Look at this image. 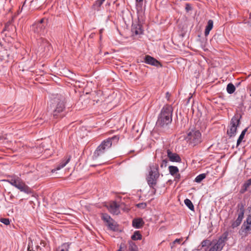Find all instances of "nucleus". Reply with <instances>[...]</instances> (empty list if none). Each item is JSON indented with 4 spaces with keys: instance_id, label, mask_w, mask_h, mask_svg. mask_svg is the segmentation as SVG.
<instances>
[{
    "instance_id": "obj_1",
    "label": "nucleus",
    "mask_w": 251,
    "mask_h": 251,
    "mask_svg": "<svg viewBox=\"0 0 251 251\" xmlns=\"http://www.w3.org/2000/svg\"><path fill=\"white\" fill-rule=\"evenodd\" d=\"M47 25L48 20L43 18L34 23L30 27V30L34 33L35 36L39 37L37 40L38 44H40L41 50L43 49V51L48 55L51 51L52 47L47 40L42 37L45 36L47 33Z\"/></svg>"
},
{
    "instance_id": "obj_2",
    "label": "nucleus",
    "mask_w": 251,
    "mask_h": 251,
    "mask_svg": "<svg viewBox=\"0 0 251 251\" xmlns=\"http://www.w3.org/2000/svg\"><path fill=\"white\" fill-rule=\"evenodd\" d=\"M65 108L64 98L58 96L52 99L50 106L48 107L49 111H50L54 119L61 118L65 115L64 110Z\"/></svg>"
},
{
    "instance_id": "obj_3",
    "label": "nucleus",
    "mask_w": 251,
    "mask_h": 251,
    "mask_svg": "<svg viewBox=\"0 0 251 251\" xmlns=\"http://www.w3.org/2000/svg\"><path fill=\"white\" fill-rule=\"evenodd\" d=\"M173 108L172 106L166 105L163 107L158 115L156 126L161 127H166L172 121Z\"/></svg>"
},
{
    "instance_id": "obj_4",
    "label": "nucleus",
    "mask_w": 251,
    "mask_h": 251,
    "mask_svg": "<svg viewBox=\"0 0 251 251\" xmlns=\"http://www.w3.org/2000/svg\"><path fill=\"white\" fill-rule=\"evenodd\" d=\"M149 174L146 176V180L149 187L152 189V193L156 192V186L159 177V167L156 163L151 164L149 166Z\"/></svg>"
},
{
    "instance_id": "obj_5",
    "label": "nucleus",
    "mask_w": 251,
    "mask_h": 251,
    "mask_svg": "<svg viewBox=\"0 0 251 251\" xmlns=\"http://www.w3.org/2000/svg\"><path fill=\"white\" fill-rule=\"evenodd\" d=\"M3 181L7 182L11 185L27 194H30L32 193V190L18 176H15L10 177L8 179H3Z\"/></svg>"
},
{
    "instance_id": "obj_6",
    "label": "nucleus",
    "mask_w": 251,
    "mask_h": 251,
    "mask_svg": "<svg viewBox=\"0 0 251 251\" xmlns=\"http://www.w3.org/2000/svg\"><path fill=\"white\" fill-rule=\"evenodd\" d=\"M242 115L240 113L237 112L231 119L230 124L227 129V134L230 138L234 137L237 133V127L240 124V120Z\"/></svg>"
},
{
    "instance_id": "obj_7",
    "label": "nucleus",
    "mask_w": 251,
    "mask_h": 251,
    "mask_svg": "<svg viewBox=\"0 0 251 251\" xmlns=\"http://www.w3.org/2000/svg\"><path fill=\"white\" fill-rule=\"evenodd\" d=\"M185 139L187 142L192 146H195L202 141L201 132L195 129H192L189 131Z\"/></svg>"
},
{
    "instance_id": "obj_8",
    "label": "nucleus",
    "mask_w": 251,
    "mask_h": 251,
    "mask_svg": "<svg viewBox=\"0 0 251 251\" xmlns=\"http://www.w3.org/2000/svg\"><path fill=\"white\" fill-rule=\"evenodd\" d=\"M228 233L225 232L218 239V240H213L212 246L209 248L208 251H221L225 245L226 242L227 240Z\"/></svg>"
},
{
    "instance_id": "obj_9",
    "label": "nucleus",
    "mask_w": 251,
    "mask_h": 251,
    "mask_svg": "<svg viewBox=\"0 0 251 251\" xmlns=\"http://www.w3.org/2000/svg\"><path fill=\"white\" fill-rule=\"evenodd\" d=\"M111 147V143L110 141V139H105L103 140L95 151L92 156L93 159H97Z\"/></svg>"
},
{
    "instance_id": "obj_10",
    "label": "nucleus",
    "mask_w": 251,
    "mask_h": 251,
    "mask_svg": "<svg viewBox=\"0 0 251 251\" xmlns=\"http://www.w3.org/2000/svg\"><path fill=\"white\" fill-rule=\"evenodd\" d=\"M245 203L243 202H241L238 203L237 205V207L238 208L237 210L238 217L235 221H233L231 222V226L232 228L237 227L241 225L244 218L245 213Z\"/></svg>"
},
{
    "instance_id": "obj_11",
    "label": "nucleus",
    "mask_w": 251,
    "mask_h": 251,
    "mask_svg": "<svg viewBox=\"0 0 251 251\" xmlns=\"http://www.w3.org/2000/svg\"><path fill=\"white\" fill-rule=\"evenodd\" d=\"M251 231V215H249L242 224L239 230V234L242 238H244L250 234Z\"/></svg>"
},
{
    "instance_id": "obj_12",
    "label": "nucleus",
    "mask_w": 251,
    "mask_h": 251,
    "mask_svg": "<svg viewBox=\"0 0 251 251\" xmlns=\"http://www.w3.org/2000/svg\"><path fill=\"white\" fill-rule=\"evenodd\" d=\"M143 62L146 64L156 67H161L162 66L161 63L159 61L149 55H146L144 56Z\"/></svg>"
},
{
    "instance_id": "obj_13",
    "label": "nucleus",
    "mask_w": 251,
    "mask_h": 251,
    "mask_svg": "<svg viewBox=\"0 0 251 251\" xmlns=\"http://www.w3.org/2000/svg\"><path fill=\"white\" fill-rule=\"evenodd\" d=\"M101 218L104 222L106 223L107 226L110 229L112 230H115L116 226L113 223L114 220L108 214L102 213Z\"/></svg>"
},
{
    "instance_id": "obj_14",
    "label": "nucleus",
    "mask_w": 251,
    "mask_h": 251,
    "mask_svg": "<svg viewBox=\"0 0 251 251\" xmlns=\"http://www.w3.org/2000/svg\"><path fill=\"white\" fill-rule=\"evenodd\" d=\"M167 156L171 162L180 163L181 159L179 155L176 153L172 152L170 150L167 151Z\"/></svg>"
},
{
    "instance_id": "obj_15",
    "label": "nucleus",
    "mask_w": 251,
    "mask_h": 251,
    "mask_svg": "<svg viewBox=\"0 0 251 251\" xmlns=\"http://www.w3.org/2000/svg\"><path fill=\"white\" fill-rule=\"evenodd\" d=\"M131 31L135 35H140L142 34L143 33L142 25L137 22L132 23L131 26Z\"/></svg>"
},
{
    "instance_id": "obj_16",
    "label": "nucleus",
    "mask_w": 251,
    "mask_h": 251,
    "mask_svg": "<svg viewBox=\"0 0 251 251\" xmlns=\"http://www.w3.org/2000/svg\"><path fill=\"white\" fill-rule=\"evenodd\" d=\"M119 207V205L116 201H113L109 205V210L112 214L118 215L120 212Z\"/></svg>"
},
{
    "instance_id": "obj_17",
    "label": "nucleus",
    "mask_w": 251,
    "mask_h": 251,
    "mask_svg": "<svg viewBox=\"0 0 251 251\" xmlns=\"http://www.w3.org/2000/svg\"><path fill=\"white\" fill-rule=\"evenodd\" d=\"M144 224V222L142 218H135L132 220V226L137 229L141 228Z\"/></svg>"
},
{
    "instance_id": "obj_18",
    "label": "nucleus",
    "mask_w": 251,
    "mask_h": 251,
    "mask_svg": "<svg viewBox=\"0 0 251 251\" xmlns=\"http://www.w3.org/2000/svg\"><path fill=\"white\" fill-rule=\"evenodd\" d=\"M71 159V156H70L66 160H62L60 163L57 165L55 169L54 170H52V172H53V171H55L56 170H59L62 168H64L70 161Z\"/></svg>"
},
{
    "instance_id": "obj_19",
    "label": "nucleus",
    "mask_w": 251,
    "mask_h": 251,
    "mask_svg": "<svg viewBox=\"0 0 251 251\" xmlns=\"http://www.w3.org/2000/svg\"><path fill=\"white\" fill-rule=\"evenodd\" d=\"M213 21L212 20H209L207 22V24L205 27L204 31V35L207 36L210 30L213 28Z\"/></svg>"
},
{
    "instance_id": "obj_20",
    "label": "nucleus",
    "mask_w": 251,
    "mask_h": 251,
    "mask_svg": "<svg viewBox=\"0 0 251 251\" xmlns=\"http://www.w3.org/2000/svg\"><path fill=\"white\" fill-rule=\"evenodd\" d=\"M70 243H65L62 244L57 249V251H69L70 248Z\"/></svg>"
},
{
    "instance_id": "obj_21",
    "label": "nucleus",
    "mask_w": 251,
    "mask_h": 251,
    "mask_svg": "<svg viewBox=\"0 0 251 251\" xmlns=\"http://www.w3.org/2000/svg\"><path fill=\"white\" fill-rule=\"evenodd\" d=\"M251 185V178L248 179L243 185V188L241 189L240 192L243 193L246 192L250 186Z\"/></svg>"
},
{
    "instance_id": "obj_22",
    "label": "nucleus",
    "mask_w": 251,
    "mask_h": 251,
    "mask_svg": "<svg viewBox=\"0 0 251 251\" xmlns=\"http://www.w3.org/2000/svg\"><path fill=\"white\" fill-rule=\"evenodd\" d=\"M235 86L232 83H228L226 86V91L229 94H233L235 92Z\"/></svg>"
},
{
    "instance_id": "obj_23",
    "label": "nucleus",
    "mask_w": 251,
    "mask_h": 251,
    "mask_svg": "<svg viewBox=\"0 0 251 251\" xmlns=\"http://www.w3.org/2000/svg\"><path fill=\"white\" fill-rule=\"evenodd\" d=\"M169 170L170 174L172 176H174L176 174L178 171V168L176 166H170L169 167Z\"/></svg>"
},
{
    "instance_id": "obj_24",
    "label": "nucleus",
    "mask_w": 251,
    "mask_h": 251,
    "mask_svg": "<svg viewBox=\"0 0 251 251\" xmlns=\"http://www.w3.org/2000/svg\"><path fill=\"white\" fill-rule=\"evenodd\" d=\"M131 238L133 240H141L142 239V235L139 231H135Z\"/></svg>"
},
{
    "instance_id": "obj_25",
    "label": "nucleus",
    "mask_w": 251,
    "mask_h": 251,
    "mask_svg": "<svg viewBox=\"0 0 251 251\" xmlns=\"http://www.w3.org/2000/svg\"><path fill=\"white\" fill-rule=\"evenodd\" d=\"M184 203L191 210L193 211L194 210V206L193 205V204L189 199H186L184 200Z\"/></svg>"
},
{
    "instance_id": "obj_26",
    "label": "nucleus",
    "mask_w": 251,
    "mask_h": 251,
    "mask_svg": "<svg viewBox=\"0 0 251 251\" xmlns=\"http://www.w3.org/2000/svg\"><path fill=\"white\" fill-rule=\"evenodd\" d=\"M105 0H97L93 4V7L95 9L99 10V7L102 4Z\"/></svg>"
},
{
    "instance_id": "obj_27",
    "label": "nucleus",
    "mask_w": 251,
    "mask_h": 251,
    "mask_svg": "<svg viewBox=\"0 0 251 251\" xmlns=\"http://www.w3.org/2000/svg\"><path fill=\"white\" fill-rule=\"evenodd\" d=\"M206 175L204 173L201 174L197 176L195 179V181L197 183H200L203 179L206 177Z\"/></svg>"
},
{
    "instance_id": "obj_28",
    "label": "nucleus",
    "mask_w": 251,
    "mask_h": 251,
    "mask_svg": "<svg viewBox=\"0 0 251 251\" xmlns=\"http://www.w3.org/2000/svg\"><path fill=\"white\" fill-rule=\"evenodd\" d=\"M107 139H110V141L112 145L113 144H115L118 142L119 140V137L118 135H114L112 137L107 138Z\"/></svg>"
},
{
    "instance_id": "obj_29",
    "label": "nucleus",
    "mask_w": 251,
    "mask_h": 251,
    "mask_svg": "<svg viewBox=\"0 0 251 251\" xmlns=\"http://www.w3.org/2000/svg\"><path fill=\"white\" fill-rule=\"evenodd\" d=\"M212 244V242L210 240H203L201 242V245L202 247H206V246L208 247V246H211Z\"/></svg>"
},
{
    "instance_id": "obj_30",
    "label": "nucleus",
    "mask_w": 251,
    "mask_h": 251,
    "mask_svg": "<svg viewBox=\"0 0 251 251\" xmlns=\"http://www.w3.org/2000/svg\"><path fill=\"white\" fill-rule=\"evenodd\" d=\"M128 251H137V246L132 242H129Z\"/></svg>"
},
{
    "instance_id": "obj_31",
    "label": "nucleus",
    "mask_w": 251,
    "mask_h": 251,
    "mask_svg": "<svg viewBox=\"0 0 251 251\" xmlns=\"http://www.w3.org/2000/svg\"><path fill=\"white\" fill-rule=\"evenodd\" d=\"M0 222L5 225H8L10 224L9 219L8 218H1Z\"/></svg>"
},
{
    "instance_id": "obj_32",
    "label": "nucleus",
    "mask_w": 251,
    "mask_h": 251,
    "mask_svg": "<svg viewBox=\"0 0 251 251\" xmlns=\"http://www.w3.org/2000/svg\"><path fill=\"white\" fill-rule=\"evenodd\" d=\"M185 10L187 12L192 10V6L190 3H186L185 4Z\"/></svg>"
},
{
    "instance_id": "obj_33",
    "label": "nucleus",
    "mask_w": 251,
    "mask_h": 251,
    "mask_svg": "<svg viewBox=\"0 0 251 251\" xmlns=\"http://www.w3.org/2000/svg\"><path fill=\"white\" fill-rule=\"evenodd\" d=\"M10 25V23L7 22L5 24L4 27L2 30V32H4L5 31H8L9 30V26Z\"/></svg>"
},
{
    "instance_id": "obj_34",
    "label": "nucleus",
    "mask_w": 251,
    "mask_h": 251,
    "mask_svg": "<svg viewBox=\"0 0 251 251\" xmlns=\"http://www.w3.org/2000/svg\"><path fill=\"white\" fill-rule=\"evenodd\" d=\"M248 130V128H245L241 132V133L240 134V136H239V138L243 139L244 137H245V135L246 133V132Z\"/></svg>"
},
{
    "instance_id": "obj_35",
    "label": "nucleus",
    "mask_w": 251,
    "mask_h": 251,
    "mask_svg": "<svg viewBox=\"0 0 251 251\" xmlns=\"http://www.w3.org/2000/svg\"><path fill=\"white\" fill-rule=\"evenodd\" d=\"M167 164L168 161L166 159L163 160L160 165L161 168L166 167L167 166Z\"/></svg>"
},
{
    "instance_id": "obj_36",
    "label": "nucleus",
    "mask_w": 251,
    "mask_h": 251,
    "mask_svg": "<svg viewBox=\"0 0 251 251\" xmlns=\"http://www.w3.org/2000/svg\"><path fill=\"white\" fill-rule=\"evenodd\" d=\"M139 208H145L146 207V204L145 203H140L137 205Z\"/></svg>"
},
{
    "instance_id": "obj_37",
    "label": "nucleus",
    "mask_w": 251,
    "mask_h": 251,
    "mask_svg": "<svg viewBox=\"0 0 251 251\" xmlns=\"http://www.w3.org/2000/svg\"><path fill=\"white\" fill-rule=\"evenodd\" d=\"M242 140H243L242 139H241L239 137L238 138V139L237 140L236 147H238V146H239V145L241 144Z\"/></svg>"
},
{
    "instance_id": "obj_38",
    "label": "nucleus",
    "mask_w": 251,
    "mask_h": 251,
    "mask_svg": "<svg viewBox=\"0 0 251 251\" xmlns=\"http://www.w3.org/2000/svg\"><path fill=\"white\" fill-rule=\"evenodd\" d=\"M181 239H176L174 242L173 244H175L176 243H179L180 242Z\"/></svg>"
},
{
    "instance_id": "obj_39",
    "label": "nucleus",
    "mask_w": 251,
    "mask_h": 251,
    "mask_svg": "<svg viewBox=\"0 0 251 251\" xmlns=\"http://www.w3.org/2000/svg\"><path fill=\"white\" fill-rule=\"evenodd\" d=\"M143 0H136V1L138 2H143Z\"/></svg>"
},
{
    "instance_id": "obj_40",
    "label": "nucleus",
    "mask_w": 251,
    "mask_h": 251,
    "mask_svg": "<svg viewBox=\"0 0 251 251\" xmlns=\"http://www.w3.org/2000/svg\"><path fill=\"white\" fill-rule=\"evenodd\" d=\"M166 97H169V96H170V94H169V93L168 92H167L166 93Z\"/></svg>"
},
{
    "instance_id": "obj_41",
    "label": "nucleus",
    "mask_w": 251,
    "mask_h": 251,
    "mask_svg": "<svg viewBox=\"0 0 251 251\" xmlns=\"http://www.w3.org/2000/svg\"><path fill=\"white\" fill-rule=\"evenodd\" d=\"M121 251V248H120L118 251Z\"/></svg>"
},
{
    "instance_id": "obj_42",
    "label": "nucleus",
    "mask_w": 251,
    "mask_h": 251,
    "mask_svg": "<svg viewBox=\"0 0 251 251\" xmlns=\"http://www.w3.org/2000/svg\"><path fill=\"white\" fill-rule=\"evenodd\" d=\"M184 251H187L186 250H184Z\"/></svg>"
}]
</instances>
